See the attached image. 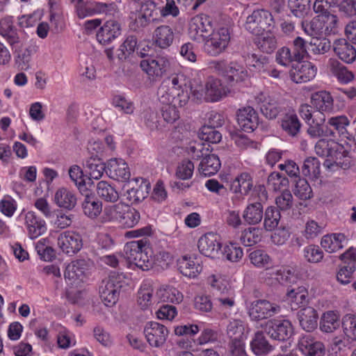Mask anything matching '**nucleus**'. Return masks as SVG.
<instances>
[{"label": "nucleus", "mask_w": 356, "mask_h": 356, "mask_svg": "<svg viewBox=\"0 0 356 356\" xmlns=\"http://www.w3.org/2000/svg\"><path fill=\"white\" fill-rule=\"evenodd\" d=\"M147 249L148 241L146 238L130 241L124 248L125 258L130 264L143 270H148L153 267V260L148 256Z\"/></svg>", "instance_id": "1"}, {"label": "nucleus", "mask_w": 356, "mask_h": 356, "mask_svg": "<svg viewBox=\"0 0 356 356\" xmlns=\"http://www.w3.org/2000/svg\"><path fill=\"white\" fill-rule=\"evenodd\" d=\"M125 276L122 273H111L99 286V295L107 307H112L118 302L120 292L127 287Z\"/></svg>", "instance_id": "2"}, {"label": "nucleus", "mask_w": 356, "mask_h": 356, "mask_svg": "<svg viewBox=\"0 0 356 356\" xmlns=\"http://www.w3.org/2000/svg\"><path fill=\"white\" fill-rule=\"evenodd\" d=\"M309 57L307 42L301 37H296L292 43L283 47L276 52V61L278 64L287 67L291 63L300 62Z\"/></svg>", "instance_id": "3"}, {"label": "nucleus", "mask_w": 356, "mask_h": 356, "mask_svg": "<svg viewBox=\"0 0 356 356\" xmlns=\"http://www.w3.org/2000/svg\"><path fill=\"white\" fill-rule=\"evenodd\" d=\"M211 65V67L219 75L223 76L226 82L232 86L244 82L248 76V71L236 62L213 61Z\"/></svg>", "instance_id": "4"}, {"label": "nucleus", "mask_w": 356, "mask_h": 356, "mask_svg": "<svg viewBox=\"0 0 356 356\" xmlns=\"http://www.w3.org/2000/svg\"><path fill=\"white\" fill-rule=\"evenodd\" d=\"M275 26V19L272 13L266 9H257L250 15L245 24V29L250 33L260 35L270 31Z\"/></svg>", "instance_id": "5"}, {"label": "nucleus", "mask_w": 356, "mask_h": 356, "mask_svg": "<svg viewBox=\"0 0 356 356\" xmlns=\"http://www.w3.org/2000/svg\"><path fill=\"white\" fill-rule=\"evenodd\" d=\"M228 92L220 79L209 77L204 86H200L193 90V96L197 101L217 102L226 96Z\"/></svg>", "instance_id": "6"}, {"label": "nucleus", "mask_w": 356, "mask_h": 356, "mask_svg": "<svg viewBox=\"0 0 356 356\" xmlns=\"http://www.w3.org/2000/svg\"><path fill=\"white\" fill-rule=\"evenodd\" d=\"M202 145V143H198L197 145L191 146L190 151L193 154V158L198 159L203 157L200 163L198 170L205 177H210L215 175L219 170L221 163L219 158L216 154H208L204 156Z\"/></svg>", "instance_id": "7"}, {"label": "nucleus", "mask_w": 356, "mask_h": 356, "mask_svg": "<svg viewBox=\"0 0 356 356\" xmlns=\"http://www.w3.org/2000/svg\"><path fill=\"white\" fill-rule=\"evenodd\" d=\"M264 329L271 339L286 342L290 345L288 341L293 334V328L289 321L270 320L265 323Z\"/></svg>", "instance_id": "8"}, {"label": "nucleus", "mask_w": 356, "mask_h": 356, "mask_svg": "<svg viewBox=\"0 0 356 356\" xmlns=\"http://www.w3.org/2000/svg\"><path fill=\"white\" fill-rule=\"evenodd\" d=\"M208 38L205 42V49L209 55L216 56L227 48L230 40L229 31L226 27H222L211 33Z\"/></svg>", "instance_id": "9"}, {"label": "nucleus", "mask_w": 356, "mask_h": 356, "mask_svg": "<svg viewBox=\"0 0 356 356\" xmlns=\"http://www.w3.org/2000/svg\"><path fill=\"white\" fill-rule=\"evenodd\" d=\"M140 66L149 78L153 80L160 79L170 67V62L165 56H149L140 61Z\"/></svg>", "instance_id": "10"}, {"label": "nucleus", "mask_w": 356, "mask_h": 356, "mask_svg": "<svg viewBox=\"0 0 356 356\" xmlns=\"http://www.w3.org/2000/svg\"><path fill=\"white\" fill-rule=\"evenodd\" d=\"M211 31V22L207 15H196L189 22L188 33L191 38L194 40H204L209 37Z\"/></svg>", "instance_id": "11"}, {"label": "nucleus", "mask_w": 356, "mask_h": 356, "mask_svg": "<svg viewBox=\"0 0 356 356\" xmlns=\"http://www.w3.org/2000/svg\"><path fill=\"white\" fill-rule=\"evenodd\" d=\"M339 258L344 261V264L339 267L337 273V279L341 284H347L350 282L353 274L355 270L356 250L350 248L341 254Z\"/></svg>", "instance_id": "12"}, {"label": "nucleus", "mask_w": 356, "mask_h": 356, "mask_svg": "<svg viewBox=\"0 0 356 356\" xmlns=\"http://www.w3.org/2000/svg\"><path fill=\"white\" fill-rule=\"evenodd\" d=\"M144 334L150 346L160 347L165 342L168 330L165 325L157 322L150 321L145 325Z\"/></svg>", "instance_id": "13"}, {"label": "nucleus", "mask_w": 356, "mask_h": 356, "mask_svg": "<svg viewBox=\"0 0 356 356\" xmlns=\"http://www.w3.org/2000/svg\"><path fill=\"white\" fill-rule=\"evenodd\" d=\"M280 307L266 300L253 302L249 309V316L252 320L261 321L272 317L280 311Z\"/></svg>", "instance_id": "14"}, {"label": "nucleus", "mask_w": 356, "mask_h": 356, "mask_svg": "<svg viewBox=\"0 0 356 356\" xmlns=\"http://www.w3.org/2000/svg\"><path fill=\"white\" fill-rule=\"evenodd\" d=\"M126 192L127 199L131 203H138L143 201L148 195L150 183L143 178L133 179L127 185Z\"/></svg>", "instance_id": "15"}, {"label": "nucleus", "mask_w": 356, "mask_h": 356, "mask_svg": "<svg viewBox=\"0 0 356 356\" xmlns=\"http://www.w3.org/2000/svg\"><path fill=\"white\" fill-rule=\"evenodd\" d=\"M316 74V67L310 62H298L292 65L289 71L291 80L297 83H306L313 79Z\"/></svg>", "instance_id": "16"}, {"label": "nucleus", "mask_w": 356, "mask_h": 356, "mask_svg": "<svg viewBox=\"0 0 356 356\" xmlns=\"http://www.w3.org/2000/svg\"><path fill=\"white\" fill-rule=\"evenodd\" d=\"M58 245L63 252L73 254L78 252L82 247L81 236L73 232H64L58 238Z\"/></svg>", "instance_id": "17"}, {"label": "nucleus", "mask_w": 356, "mask_h": 356, "mask_svg": "<svg viewBox=\"0 0 356 356\" xmlns=\"http://www.w3.org/2000/svg\"><path fill=\"white\" fill-rule=\"evenodd\" d=\"M198 249L201 254L209 257H215L221 249V243L218 235L207 233L198 241Z\"/></svg>", "instance_id": "18"}, {"label": "nucleus", "mask_w": 356, "mask_h": 356, "mask_svg": "<svg viewBox=\"0 0 356 356\" xmlns=\"http://www.w3.org/2000/svg\"><path fill=\"white\" fill-rule=\"evenodd\" d=\"M106 173L111 179L125 181L130 178L129 168L126 162L121 159H112L107 163Z\"/></svg>", "instance_id": "19"}, {"label": "nucleus", "mask_w": 356, "mask_h": 356, "mask_svg": "<svg viewBox=\"0 0 356 356\" xmlns=\"http://www.w3.org/2000/svg\"><path fill=\"white\" fill-rule=\"evenodd\" d=\"M237 122L242 130L246 132H252L258 126V115L252 107L247 106L238 110Z\"/></svg>", "instance_id": "20"}, {"label": "nucleus", "mask_w": 356, "mask_h": 356, "mask_svg": "<svg viewBox=\"0 0 356 356\" xmlns=\"http://www.w3.org/2000/svg\"><path fill=\"white\" fill-rule=\"evenodd\" d=\"M81 194L84 196L81 203L83 213L90 218H96L102 211V202L88 188Z\"/></svg>", "instance_id": "21"}, {"label": "nucleus", "mask_w": 356, "mask_h": 356, "mask_svg": "<svg viewBox=\"0 0 356 356\" xmlns=\"http://www.w3.org/2000/svg\"><path fill=\"white\" fill-rule=\"evenodd\" d=\"M120 34V24L115 20H108L104 24L97 33V39L101 44H106Z\"/></svg>", "instance_id": "22"}, {"label": "nucleus", "mask_w": 356, "mask_h": 356, "mask_svg": "<svg viewBox=\"0 0 356 356\" xmlns=\"http://www.w3.org/2000/svg\"><path fill=\"white\" fill-rule=\"evenodd\" d=\"M312 103L317 109L314 118L324 116L323 112H330L333 109V99L330 93L325 90L319 91L312 97Z\"/></svg>", "instance_id": "23"}, {"label": "nucleus", "mask_w": 356, "mask_h": 356, "mask_svg": "<svg viewBox=\"0 0 356 356\" xmlns=\"http://www.w3.org/2000/svg\"><path fill=\"white\" fill-rule=\"evenodd\" d=\"M0 35L13 48H17L22 45V40L13 25L12 17H5L0 21Z\"/></svg>", "instance_id": "24"}, {"label": "nucleus", "mask_w": 356, "mask_h": 356, "mask_svg": "<svg viewBox=\"0 0 356 356\" xmlns=\"http://www.w3.org/2000/svg\"><path fill=\"white\" fill-rule=\"evenodd\" d=\"M25 224L31 238H36L47 229L44 220L41 219L34 211H29L25 215Z\"/></svg>", "instance_id": "25"}, {"label": "nucleus", "mask_w": 356, "mask_h": 356, "mask_svg": "<svg viewBox=\"0 0 356 356\" xmlns=\"http://www.w3.org/2000/svg\"><path fill=\"white\" fill-rule=\"evenodd\" d=\"M298 346L300 351L307 356H323L325 354L323 343L309 335L302 337L299 341Z\"/></svg>", "instance_id": "26"}, {"label": "nucleus", "mask_w": 356, "mask_h": 356, "mask_svg": "<svg viewBox=\"0 0 356 356\" xmlns=\"http://www.w3.org/2000/svg\"><path fill=\"white\" fill-rule=\"evenodd\" d=\"M256 101L261 104V113L270 120L275 119L282 111V107L276 100L270 97H266L263 94L258 95Z\"/></svg>", "instance_id": "27"}, {"label": "nucleus", "mask_w": 356, "mask_h": 356, "mask_svg": "<svg viewBox=\"0 0 356 356\" xmlns=\"http://www.w3.org/2000/svg\"><path fill=\"white\" fill-rule=\"evenodd\" d=\"M298 318L301 327L309 332L317 327L318 314L312 307H307L300 309L298 312Z\"/></svg>", "instance_id": "28"}, {"label": "nucleus", "mask_w": 356, "mask_h": 356, "mask_svg": "<svg viewBox=\"0 0 356 356\" xmlns=\"http://www.w3.org/2000/svg\"><path fill=\"white\" fill-rule=\"evenodd\" d=\"M334 51L343 61L350 63L355 60L356 50L345 39L336 40L333 44Z\"/></svg>", "instance_id": "29"}, {"label": "nucleus", "mask_w": 356, "mask_h": 356, "mask_svg": "<svg viewBox=\"0 0 356 356\" xmlns=\"http://www.w3.org/2000/svg\"><path fill=\"white\" fill-rule=\"evenodd\" d=\"M174 38L175 35L172 29L167 25L157 27L154 32L155 44L162 49L170 47L174 40Z\"/></svg>", "instance_id": "30"}, {"label": "nucleus", "mask_w": 356, "mask_h": 356, "mask_svg": "<svg viewBox=\"0 0 356 356\" xmlns=\"http://www.w3.org/2000/svg\"><path fill=\"white\" fill-rule=\"evenodd\" d=\"M54 200L58 207L70 211L76 205L77 200L72 191L66 188H60L56 192Z\"/></svg>", "instance_id": "31"}, {"label": "nucleus", "mask_w": 356, "mask_h": 356, "mask_svg": "<svg viewBox=\"0 0 356 356\" xmlns=\"http://www.w3.org/2000/svg\"><path fill=\"white\" fill-rule=\"evenodd\" d=\"M179 270L180 273L186 277H195L202 271V266L192 257H183L179 260Z\"/></svg>", "instance_id": "32"}, {"label": "nucleus", "mask_w": 356, "mask_h": 356, "mask_svg": "<svg viewBox=\"0 0 356 356\" xmlns=\"http://www.w3.org/2000/svg\"><path fill=\"white\" fill-rule=\"evenodd\" d=\"M346 242L343 234H332L324 236L321 241L322 248L328 252H334L343 248Z\"/></svg>", "instance_id": "33"}, {"label": "nucleus", "mask_w": 356, "mask_h": 356, "mask_svg": "<svg viewBox=\"0 0 356 356\" xmlns=\"http://www.w3.org/2000/svg\"><path fill=\"white\" fill-rule=\"evenodd\" d=\"M130 24L129 26L134 31H139L147 26L151 23L157 22L158 19L152 17L145 12L138 10L136 12H131L129 15Z\"/></svg>", "instance_id": "34"}, {"label": "nucleus", "mask_w": 356, "mask_h": 356, "mask_svg": "<svg viewBox=\"0 0 356 356\" xmlns=\"http://www.w3.org/2000/svg\"><path fill=\"white\" fill-rule=\"evenodd\" d=\"M253 181L247 172H243L235 178L231 184V190L235 193L246 195L252 190Z\"/></svg>", "instance_id": "35"}, {"label": "nucleus", "mask_w": 356, "mask_h": 356, "mask_svg": "<svg viewBox=\"0 0 356 356\" xmlns=\"http://www.w3.org/2000/svg\"><path fill=\"white\" fill-rule=\"evenodd\" d=\"M264 216L263 206L260 202L250 204L245 209L243 218L249 225L259 223Z\"/></svg>", "instance_id": "36"}, {"label": "nucleus", "mask_w": 356, "mask_h": 356, "mask_svg": "<svg viewBox=\"0 0 356 356\" xmlns=\"http://www.w3.org/2000/svg\"><path fill=\"white\" fill-rule=\"evenodd\" d=\"M88 261L85 259H76L67 265L65 271V277L75 280L81 277L88 270Z\"/></svg>", "instance_id": "37"}, {"label": "nucleus", "mask_w": 356, "mask_h": 356, "mask_svg": "<svg viewBox=\"0 0 356 356\" xmlns=\"http://www.w3.org/2000/svg\"><path fill=\"white\" fill-rule=\"evenodd\" d=\"M321 15L314 17L309 22H302V28L305 33L313 38H319L325 32L324 24L322 22Z\"/></svg>", "instance_id": "38"}, {"label": "nucleus", "mask_w": 356, "mask_h": 356, "mask_svg": "<svg viewBox=\"0 0 356 356\" xmlns=\"http://www.w3.org/2000/svg\"><path fill=\"white\" fill-rule=\"evenodd\" d=\"M86 167L88 169L90 177L88 178V184H92V179H99L102 177L104 172L107 169L106 165L99 159L90 157L86 161Z\"/></svg>", "instance_id": "39"}, {"label": "nucleus", "mask_w": 356, "mask_h": 356, "mask_svg": "<svg viewBox=\"0 0 356 356\" xmlns=\"http://www.w3.org/2000/svg\"><path fill=\"white\" fill-rule=\"evenodd\" d=\"M156 298L163 302L179 303L182 300V294L172 286L160 288L157 290Z\"/></svg>", "instance_id": "40"}, {"label": "nucleus", "mask_w": 356, "mask_h": 356, "mask_svg": "<svg viewBox=\"0 0 356 356\" xmlns=\"http://www.w3.org/2000/svg\"><path fill=\"white\" fill-rule=\"evenodd\" d=\"M250 346L252 351L257 355H266L272 350V346L266 340L264 333L261 331L257 332L252 338Z\"/></svg>", "instance_id": "41"}, {"label": "nucleus", "mask_w": 356, "mask_h": 356, "mask_svg": "<svg viewBox=\"0 0 356 356\" xmlns=\"http://www.w3.org/2000/svg\"><path fill=\"white\" fill-rule=\"evenodd\" d=\"M329 67L332 73L342 82L348 83L354 78L352 72L348 71L346 66L336 59H330Z\"/></svg>", "instance_id": "42"}, {"label": "nucleus", "mask_w": 356, "mask_h": 356, "mask_svg": "<svg viewBox=\"0 0 356 356\" xmlns=\"http://www.w3.org/2000/svg\"><path fill=\"white\" fill-rule=\"evenodd\" d=\"M255 43L261 51L266 54L272 53L277 47V40L270 31L260 34Z\"/></svg>", "instance_id": "43"}, {"label": "nucleus", "mask_w": 356, "mask_h": 356, "mask_svg": "<svg viewBox=\"0 0 356 356\" xmlns=\"http://www.w3.org/2000/svg\"><path fill=\"white\" fill-rule=\"evenodd\" d=\"M339 316L332 311L325 313L320 321V329L323 332L332 333L339 329Z\"/></svg>", "instance_id": "44"}, {"label": "nucleus", "mask_w": 356, "mask_h": 356, "mask_svg": "<svg viewBox=\"0 0 356 356\" xmlns=\"http://www.w3.org/2000/svg\"><path fill=\"white\" fill-rule=\"evenodd\" d=\"M263 218L264 229L266 231H272L278 226L281 214L277 207H268L266 209Z\"/></svg>", "instance_id": "45"}, {"label": "nucleus", "mask_w": 356, "mask_h": 356, "mask_svg": "<svg viewBox=\"0 0 356 356\" xmlns=\"http://www.w3.org/2000/svg\"><path fill=\"white\" fill-rule=\"evenodd\" d=\"M154 289L148 283H144L138 292V305L142 309H147L153 302Z\"/></svg>", "instance_id": "46"}, {"label": "nucleus", "mask_w": 356, "mask_h": 356, "mask_svg": "<svg viewBox=\"0 0 356 356\" xmlns=\"http://www.w3.org/2000/svg\"><path fill=\"white\" fill-rule=\"evenodd\" d=\"M97 193L106 202H115L119 199V194L115 188L105 181H101L97 184Z\"/></svg>", "instance_id": "47"}, {"label": "nucleus", "mask_w": 356, "mask_h": 356, "mask_svg": "<svg viewBox=\"0 0 356 356\" xmlns=\"http://www.w3.org/2000/svg\"><path fill=\"white\" fill-rule=\"evenodd\" d=\"M140 45H137V38L134 35H129L118 50V58L120 60H126L129 56L137 50Z\"/></svg>", "instance_id": "48"}, {"label": "nucleus", "mask_w": 356, "mask_h": 356, "mask_svg": "<svg viewBox=\"0 0 356 356\" xmlns=\"http://www.w3.org/2000/svg\"><path fill=\"white\" fill-rule=\"evenodd\" d=\"M282 129L289 135L295 136L300 131L301 124L296 114H286L282 120Z\"/></svg>", "instance_id": "49"}, {"label": "nucleus", "mask_w": 356, "mask_h": 356, "mask_svg": "<svg viewBox=\"0 0 356 356\" xmlns=\"http://www.w3.org/2000/svg\"><path fill=\"white\" fill-rule=\"evenodd\" d=\"M341 325L343 334L348 339L356 341V316L346 314L342 318Z\"/></svg>", "instance_id": "50"}, {"label": "nucleus", "mask_w": 356, "mask_h": 356, "mask_svg": "<svg viewBox=\"0 0 356 356\" xmlns=\"http://www.w3.org/2000/svg\"><path fill=\"white\" fill-rule=\"evenodd\" d=\"M69 175L71 180L75 184L81 193L86 191L88 189L85 177L81 168L76 165H74L69 169Z\"/></svg>", "instance_id": "51"}, {"label": "nucleus", "mask_w": 356, "mask_h": 356, "mask_svg": "<svg viewBox=\"0 0 356 356\" xmlns=\"http://www.w3.org/2000/svg\"><path fill=\"white\" fill-rule=\"evenodd\" d=\"M330 42L325 38H313L307 45V51L314 55L324 54L330 49Z\"/></svg>", "instance_id": "52"}, {"label": "nucleus", "mask_w": 356, "mask_h": 356, "mask_svg": "<svg viewBox=\"0 0 356 356\" xmlns=\"http://www.w3.org/2000/svg\"><path fill=\"white\" fill-rule=\"evenodd\" d=\"M302 175L317 179L320 175V162L315 157H309L304 161L302 167Z\"/></svg>", "instance_id": "53"}, {"label": "nucleus", "mask_w": 356, "mask_h": 356, "mask_svg": "<svg viewBox=\"0 0 356 356\" xmlns=\"http://www.w3.org/2000/svg\"><path fill=\"white\" fill-rule=\"evenodd\" d=\"M295 189L293 193L300 200H306L312 197V190L305 179L298 178L294 180Z\"/></svg>", "instance_id": "54"}, {"label": "nucleus", "mask_w": 356, "mask_h": 356, "mask_svg": "<svg viewBox=\"0 0 356 356\" xmlns=\"http://www.w3.org/2000/svg\"><path fill=\"white\" fill-rule=\"evenodd\" d=\"M288 6L296 17H302L310 10V0H288Z\"/></svg>", "instance_id": "55"}, {"label": "nucleus", "mask_w": 356, "mask_h": 356, "mask_svg": "<svg viewBox=\"0 0 356 356\" xmlns=\"http://www.w3.org/2000/svg\"><path fill=\"white\" fill-rule=\"evenodd\" d=\"M35 51V48L30 46L17 51L15 63L19 70H26L29 68L31 55Z\"/></svg>", "instance_id": "56"}, {"label": "nucleus", "mask_w": 356, "mask_h": 356, "mask_svg": "<svg viewBox=\"0 0 356 356\" xmlns=\"http://www.w3.org/2000/svg\"><path fill=\"white\" fill-rule=\"evenodd\" d=\"M128 205L123 203H118L105 208L104 213L109 220L118 221L122 219L123 216L128 209Z\"/></svg>", "instance_id": "57"}, {"label": "nucleus", "mask_w": 356, "mask_h": 356, "mask_svg": "<svg viewBox=\"0 0 356 356\" xmlns=\"http://www.w3.org/2000/svg\"><path fill=\"white\" fill-rule=\"evenodd\" d=\"M286 295L291 302L297 305H304L307 296V291L305 287L298 286L295 288L288 289Z\"/></svg>", "instance_id": "58"}, {"label": "nucleus", "mask_w": 356, "mask_h": 356, "mask_svg": "<svg viewBox=\"0 0 356 356\" xmlns=\"http://www.w3.org/2000/svg\"><path fill=\"white\" fill-rule=\"evenodd\" d=\"M199 136L202 140L211 143H218L222 139V134L216 130V128L207 126H203L201 128Z\"/></svg>", "instance_id": "59"}, {"label": "nucleus", "mask_w": 356, "mask_h": 356, "mask_svg": "<svg viewBox=\"0 0 356 356\" xmlns=\"http://www.w3.org/2000/svg\"><path fill=\"white\" fill-rule=\"evenodd\" d=\"M328 124L332 127L339 135L348 138L347 127L349 126L350 122L347 117L340 115L331 118L328 120Z\"/></svg>", "instance_id": "60"}, {"label": "nucleus", "mask_w": 356, "mask_h": 356, "mask_svg": "<svg viewBox=\"0 0 356 356\" xmlns=\"http://www.w3.org/2000/svg\"><path fill=\"white\" fill-rule=\"evenodd\" d=\"M177 92V89H172L162 83L158 88L157 95L163 104H173Z\"/></svg>", "instance_id": "61"}, {"label": "nucleus", "mask_w": 356, "mask_h": 356, "mask_svg": "<svg viewBox=\"0 0 356 356\" xmlns=\"http://www.w3.org/2000/svg\"><path fill=\"white\" fill-rule=\"evenodd\" d=\"M260 240L259 229L256 227H249L245 229L241 236V241L245 246H252Z\"/></svg>", "instance_id": "62"}, {"label": "nucleus", "mask_w": 356, "mask_h": 356, "mask_svg": "<svg viewBox=\"0 0 356 356\" xmlns=\"http://www.w3.org/2000/svg\"><path fill=\"white\" fill-rule=\"evenodd\" d=\"M321 16L322 17V22L324 24V34H335L338 31L339 24L337 16L331 13L321 15Z\"/></svg>", "instance_id": "63"}, {"label": "nucleus", "mask_w": 356, "mask_h": 356, "mask_svg": "<svg viewBox=\"0 0 356 356\" xmlns=\"http://www.w3.org/2000/svg\"><path fill=\"white\" fill-rule=\"evenodd\" d=\"M140 219V213L135 209L128 207L122 219L120 220V224L126 228H131L136 225Z\"/></svg>", "instance_id": "64"}]
</instances>
